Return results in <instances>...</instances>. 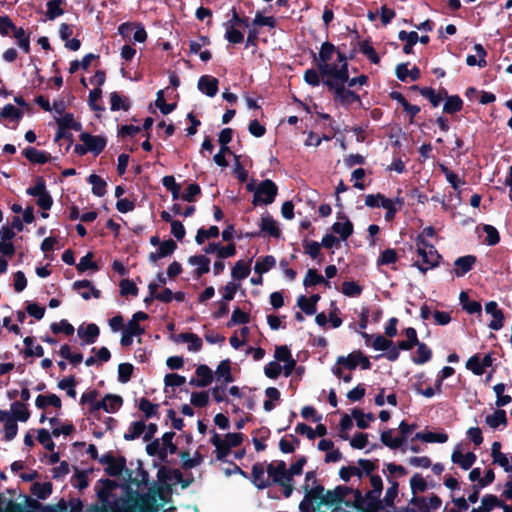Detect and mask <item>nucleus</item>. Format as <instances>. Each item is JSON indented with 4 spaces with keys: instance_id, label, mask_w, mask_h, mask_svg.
Returning a JSON list of instances; mask_svg holds the SVG:
<instances>
[{
    "instance_id": "1",
    "label": "nucleus",
    "mask_w": 512,
    "mask_h": 512,
    "mask_svg": "<svg viewBox=\"0 0 512 512\" xmlns=\"http://www.w3.org/2000/svg\"><path fill=\"white\" fill-rule=\"evenodd\" d=\"M101 487L97 489V497L101 503V512H130L132 494L131 487L124 486L126 497H116L113 491L118 488V483L110 479H100Z\"/></svg>"
},
{
    "instance_id": "2",
    "label": "nucleus",
    "mask_w": 512,
    "mask_h": 512,
    "mask_svg": "<svg viewBox=\"0 0 512 512\" xmlns=\"http://www.w3.org/2000/svg\"><path fill=\"white\" fill-rule=\"evenodd\" d=\"M354 500L352 502H345L347 507L355 508L358 512H380L384 509L383 501L380 499L381 494L369 490L363 495L362 491L358 488L352 491Z\"/></svg>"
},
{
    "instance_id": "3",
    "label": "nucleus",
    "mask_w": 512,
    "mask_h": 512,
    "mask_svg": "<svg viewBox=\"0 0 512 512\" xmlns=\"http://www.w3.org/2000/svg\"><path fill=\"white\" fill-rule=\"evenodd\" d=\"M302 490L305 495L303 500L299 503V510L301 512L319 511L321 506H318V502H321L324 497V486L321 483H316V485L304 483L302 485Z\"/></svg>"
},
{
    "instance_id": "4",
    "label": "nucleus",
    "mask_w": 512,
    "mask_h": 512,
    "mask_svg": "<svg viewBox=\"0 0 512 512\" xmlns=\"http://www.w3.org/2000/svg\"><path fill=\"white\" fill-rule=\"evenodd\" d=\"M324 85L333 93L334 100L339 102L341 105L347 106L356 102L361 103L360 95L349 87L346 88L345 85L341 83L325 80Z\"/></svg>"
},
{
    "instance_id": "5",
    "label": "nucleus",
    "mask_w": 512,
    "mask_h": 512,
    "mask_svg": "<svg viewBox=\"0 0 512 512\" xmlns=\"http://www.w3.org/2000/svg\"><path fill=\"white\" fill-rule=\"evenodd\" d=\"M26 194L37 197L36 204L44 211L50 210L53 205V198L46 189V181L42 176L36 178L34 186L26 189Z\"/></svg>"
},
{
    "instance_id": "6",
    "label": "nucleus",
    "mask_w": 512,
    "mask_h": 512,
    "mask_svg": "<svg viewBox=\"0 0 512 512\" xmlns=\"http://www.w3.org/2000/svg\"><path fill=\"white\" fill-rule=\"evenodd\" d=\"M278 193L277 185L270 179L261 181L254 193L252 203L257 206L259 204H271L274 202Z\"/></svg>"
},
{
    "instance_id": "7",
    "label": "nucleus",
    "mask_w": 512,
    "mask_h": 512,
    "mask_svg": "<svg viewBox=\"0 0 512 512\" xmlns=\"http://www.w3.org/2000/svg\"><path fill=\"white\" fill-rule=\"evenodd\" d=\"M336 363L350 371L355 370L357 366H360L362 370H369L372 366L369 358L361 350L353 351L347 356H339Z\"/></svg>"
},
{
    "instance_id": "8",
    "label": "nucleus",
    "mask_w": 512,
    "mask_h": 512,
    "mask_svg": "<svg viewBox=\"0 0 512 512\" xmlns=\"http://www.w3.org/2000/svg\"><path fill=\"white\" fill-rule=\"evenodd\" d=\"M353 488L343 485H338L333 490H325L324 497L321 502H318V506H333L339 504H345V502H350L349 500H345V497L352 493Z\"/></svg>"
},
{
    "instance_id": "9",
    "label": "nucleus",
    "mask_w": 512,
    "mask_h": 512,
    "mask_svg": "<svg viewBox=\"0 0 512 512\" xmlns=\"http://www.w3.org/2000/svg\"><path fill=\"white\" fill-rule=\"evenodd\" d=\"M321 77L323 83L325 80H329L345 85V83H347L350 79L349 64L343 63V65H338L333 63L326 71L321 74Z\"/></svg>"
},
{
    "instance_id": "10",
    "label": "nucleus",
    "mask_w": 512,
    "mask_h": 512,
    "mask_svg": "<svg viewBox=\"0 0 512 512\" xmlns=\"http://www.w3.org/2000/svg\"><path fill=\"white\" fill-rule=\"evenodd\" d=\"M337 50L338 47L329 41L322 43L318 53V62L316 64L320 75L332 65L329 63V61L332 59L333 54L336 53Z\"/></svg>"
},
{
    "instance_id": "11",
    "label": "nucleus",
    "mask_w": 512,
    "mask_h": 512,
    "mask_svg": "<svg viewBox=\"0 0 512 512\" xmlns=\"http://www.w3.org/2000/svg\"><path fill=\"white\" fill-rule=\"evenodd\" d=\"M80 140L86 145L88 152L99 155L106 147L107 140L100 135H91L83 132L79 136Z\"/></svg>"
},
{
    "instance_id": "12",
    "label": "nucleus",
    "mask_w": 512,
    "mask_h": 512,
    "mask_svg": "<svg viewBox=\"0 0 512 512\" xmlns=\"http://www.w3.org/2000/svg\"><path fill=\"white\" fill-rule=\"evenodd\" d=\"M441 255L436 250L435 246L429 243L428 250L425 254L422 264L419 261L414 263V266L418 268L422 273H426L429 269L435 268L439 264Z\"/></svg>"
},
{
    "instance_id": "13",
    "label": "nucleus",
    "mask_w": 512,
    "mask_h": 512,
    "mask_svg": "<svg viewBox=\"0 0 512 512\" xmlns=\"http://www.w3.org/2000/svg\"><path fill=\"white\" fill-rule=\"evenodd\" d=\"M24 502L27 505L28 508L31 509H46V510H53V512H69L68 510V502L62 498L60 499L56 504L54 505H43L38 500L31 498L29 496H24Z\"/></svg>"
},
{
    "instance_id": "14",
    "label": "nucleus",
    "mask_w": 512,
    "mask_h": 512,
    "mask_svg": "<svg viewBox=\"0 0 512 512\" xmlns=\"http://www.w3.org/2000/svg\"><path fill=\"white\" fill-rule=\"evenodd\" d=\"M99 334L100 329L94 323H90L86 326L82 324L77 329V335L82 340V345L94 344L97 341Z\"/></svg>"
},
{
    "instance_id": "15",
    "label": "nucleus",
    "mask_w": 512,
    "mask_h": 512,
    "mask_svg": "<svg viewBox=\"0 0 512 512\" xmlns=\"http://www.w3.org/2000/svg\"><path fill=\"white\" fill-rule=\"evenodd\" d=\"M481 507L485 512H491L496 507L501 508L503 512H512V505L507 504L494 494L484 495L481 499Z\"/></svg>"
},
{
    "instance_id": "16",
    "label": "nucleus",
    "mask_w": 512,
    "mask_h": 512,
    "mask_svg": "<svg viewBox=\"0 0 512 512\" xmlns=\"http://www.w3.org/2000/svg\"><path fill=\"white\" fill-rule=\"evenodd\" d=\"M264 473L265 469L262 463L257 462L253 464L252 471L248 479L259 490H263L271 486L270 480L264 478Z\"/></svg>"
},
{
    "instance_id": "17",
    "label": "nucleus",
    "mask_w": 512,
    "mask_h": 512,
    "mask_svg": "<svg viewBox=\"0 0 512 512\" xmlns=\"http://www.w3.org/2000/svg\"><path fill=\"white\" fill-rule=\"evenodd\" d=\"M130 498L132 499L130 511L132 510L134 505H137L139 512H158V506L156 504V499L154 496L145 494L137 498H134L131 494Z\"/></svg>"
},
{
    "instance_id": "18",
    "label": "nucleus",
    "mask_w": 512,
    "mask_h": 512,
    "mask_svg": "<svg viewBox=\"0 0 512 512\" xmlns=\"http://www.w3.org/2000/svg\"><path fill=\"white\" fill-rule=\"evenodd\" d=\"M486 313L493 317V320L489 323V328L495 331L500 330L504 325V314L499 309L497 302L490 301L485 305Z\"/></svg>"
},
{
    "instance_id": "19",
    "label": "nucleus",
    "mask_w": 512,
    "mask_h": 512,
    "mask_svg": "<svg viewBox=\"0 0 512 512\" xmlns=\"http://www.w3.org/2000/svg\"><path fill=\"white\" fill-rule=\"evenodd\" d=\"M477 456L473 452L463 454L459 446H457L451 455V460L454 464L459 465L463 470H468L475 463Z\"/></svg>"
},
{
    "instance_id": "20",
    "label": "nucleus",
    "mask_w": 512,
    "mask_h": 512,
    "mask_svg": "<svg viewBox=\"0 0 512 512\" xmlns=\"http://www.w3.org/2000/svg\"><path fill=\"white\" fill-rule=\"evenodd\" d=\"M73 289L80 292L81 296L85 300H89L91 296L98 299L101 297V291L95 288L89 280H77L73 283Z\"/></svg>"
},
{
    "instance_id": "21",
    "label": "nucleus",
    "mask_w": 512,
    "mask_h": 512,
    "mask_svg": "<svg viewBox=\"0 0 512 512\" xmlns=\"http://www.w3.org/2000/svg\"><path fill=\"white\" fill-rule=\"evenodd\" d=\"M218 86V79L210 75H202L197 84L199 91L211 98L218 93Z\"/></svg>"
},
{
    "instance_id": "22",
    "label": "nucleus",
    "mask_w": 512,
    "mask_h": 512,
    "mask_svg": "<svg viewBox=\"0 0 512 512\" xmlns=\"http://www.w3.org/2000/svg\"><path fill=\"white\" fill-rule=\"evenodd\" d=\"M477 258L474 255H466L458 257L454 261V265L456 268L453 270V273L456 277H462L473 269L474 264L476 263Z\"/></svg>"
},
{
    "instance_id": "23",
    "label": "nucleus",
    "mask_w": 512,
    "mask_h": 512,
    "mask_svg": "<svg viewBox=\"0 0 512 512\" xmlns=\"http://www.w3.org/2000/svg\"><path fill=\"white\" fill-rule=\"evenodd\" d=\"M473 50L476 52V55H467L466 64L470 67L478 66L479 68H484L487 66L486 56L487 51L483 47L482 44H475L473 46Z\"/></svg>"
},
{
    "instance_id": "24",
    "label": "nucleus",
    "mask_w": 512,
    "mask_h": 512,
    "mask_svg": "<svg viewBox=\"0 0 512 512\" xmlns=\"http://www.w3.org/2000/svg\"><path fill=\"white\" fill-rule=\"evenodd\" d=\"M23 156L34 164H45L51 161V155L46 151H40L35 147H27L22 152Z\"/></svg>"
},
{
    "instance_id": "25",
    "label": "nucleus",
    "mask_w": 512,
    "mask_h": 512,
    "mask_svg": "<svg viewBox=\"0 0 512 512\" xmlns=\"http://www.w3.org/2000/svg\"><path fill=\"white\" fill-rule=\"evenodd\" d=\"M210 262V258L206 255H194L188 258L189 264L198 266L194 270V276L196 278H200L202 275L210 271Z\"/></svg>"
},
{
    "instance_id": "26",
    "label": "nucleus",
    "mask_w": 512,
    "mask_h": 512,
    "mask_svg": "<svg viewBox=\"0 0 512 512\" xmlns=\"http://www.w3.org/2000/svg\"><path fill=\"white\" fill-rule=\"evenodd\" d=\"M126 458L124 456L115 457L108 466L105 467V474L112 477L121 476L123 472L127 474Z\"/></svg>"
},
{
    "instance_id": "27",
    "label": "nucleus",
    "mask_w": 512,
    "mask_h": 512,
    "mask_svg": "<svg viewBox=\"0 0 512 512\" xmlns=\"http://www.w3.org/2000/svg\"><path fill=\"white\" fill-rule=\"evenodd\" d=\"M53 491V485L50 481L47 482H34L30 487V493L36 496V500H46Z\"/></svg>"
},
{
    "instance_id": "28",
    "label": "nucleus",
    "mask_w": 512,
    "mask_h": 512,
    "mask_svg": "<svg viewBox=\"0 0 512 512\" xmlns=\"http://www.w3.org/2000/svg\"><path fill=\"white\" fill-rule=\"evenodd\" d=\"M485 423L492 429H497L499 426H507L508 418L506 411L503 409H497L492 414H489L485 418Z\"/></svg>"
},
{
    "instance_id": "29",
    "label": "nucleus",
    "mask_w": 512,
    "mask_h": 512,
    "mask_svg": "<svg viewBox=\"0 0 512 512\" xmlns=\"http://www.w3.org/2000/svg\"><path fill=\"white\" fill-rule=\"evenodd\" d=\"M333 233L339 235L340 239L346 241L354 232L353 223L346 219L344 222H335L331 226Z\"/></svg>"
},
{
    "instance_id": "30",
    "label": "nucleus",
    "mask_w": 512,
    "mask_h": 512,
    "mask_svg": "<svg viewBox=\"0 0 512 512\" xmlns=\"http://www.w3.org/2000/svg\"><path fill=\"white\" fill-rule=\"evenodd\" d=\"M133 471L127 470V481L130 484H135L137 487L145 486L149 480L148 472L143 468L142 463L138 461L137 475L136 477L132 476Z\"/></svg>"
},
{
    "instance_id": "31",
    "label": "nucleus",
    "mask_w": 512,
    "mask_h": 512,
    "mask_svg": "<svg viewBox=\"0 0 512 512\" xmlns=\"http://www.w3.org/2000/svg\"><path fill=\"white\" fill-rule=\"evenodd\" d=\"M55 121L58 128L62 130L80 131L82 129L81 123L75 121L72 113H65L62 117L56 118Z\"/></svg>"
},
{
    "instance_id": "32",
    "label": "nucleus",
    "mask_w": 512,
    "mask_h": 512,
    "mask_svg": "<svg viewBox=\"0 0 512 512\" xmlns=\"http://www.w3.org/2000/svg\"><path fill=\"white\" fill-rule=\"evenodd\" d=\"M463 109V100L459 95H446L443 113L455 114Z\"/></svg>"
},
{
    "instance_id": "33",
    "label": "nucleus",
    "mask_w": 512,
    "mask_h": 512,
    "mask_svg": "<svg viewBox=\"0 0 512 512\" xmlns=\"http://www.w3.org/2000/svg\"><path fill=\"white\" fill-rule=\"evenodd\" d=\"M412 90H417L424 98L428 99L433 107H437L442 101L441 93H436L432 87H419L418 85H412Z\"/></svg>"
},
{
    "instance_id": "34",
    "label": "nucleus",
    "mask_w": 512,
    "mask_h": 512,
    "mask_svg": "<svg viewBox=\"0 0 512 512\" xmlns=\"http://www.w3.org/2000/svg\"><path fill=\"white\" fill-rule=\"evenodd\" d=\"M251 259L248 262L238 260L232 268L231 276L234 280H243L247 278L251 271Z\"/></svg>"
},
{
    "instance_id": "35",
    "label": "nucleus",
    "mask_w": 512,
    "mask_h": 512,
    "mask_svg": "<svg viewBox=\"0 0 512 512\" xmlns=\"http://www.w3.org/2000/svg\"><path fill=\"white\" fill-rule=\"evenodd\" d=\"M398 38L401 41H405L406 43L403 46V53L404 54H412L413 53V46L418 41V34L415 31L407 32L405 30H401L398 33Z\"/></svg>"
},
{
    "instance_id": "36",
    "label": "nucleus",
    "mask_w": 512,
    "mask_h": 512,
    "mask_svg": "<svg viewBox=\"0 0 512 512\" xmlns=\"http://www.w3.org/2000/svg\"><path fill=\"white\" fill-rule=\"evenodd\" d=\"M390 487L386 490L383 501L384 507H394L395 499L399 492V483L393 477H387Z\"/></svg>"
},
{
    "instance_id": "37",
    "label": "nucleus",
    "mask_w": 512,
    "mask_h": 512,
    "mask_svg": "<svg viewBox=\"0 0 512 512\" xmlns=\"http://www.w3.org/2000/svg\"><path fill=\"white\" fill-rule=\"evenodd\" d=\"M260 228L262 232L268 233L271 237L279 238L281 236V230L270 215L261 218Z\"/></svg>"
},
{
    "instance_id": "38",
    "label": "nucleus",
    "mask_w": 512,
    "mask_h": 512,
    "mask_svg": "<svg viewBox=\"0 0 512 512\" xmlns=\"http://www.w3.org/2000/svg\"><path fill=\"white\" fill-rule=\"evenodd\" d=\"M217 380L223 379L224 383H231L234 381V377L231 374V361L230 359L222 360L216 369Z\"/></svg>"
},
{
    "instance_id": "39",
    "label": "nucleus",
    "mask_w": 512,
    "mask_h": 512,
    "mask_svg": "<svg viewBox=\"0 0 512 512\" xmlns=\"http://www.w3.org/2000/svg\"><path fill=\"white\" fill-rule=\"evenodd\" d=\"M11 411L13 414L11 416L16 421L26 422L30 417V411L27 406L20 401H15L11 404Z\"/></svg>"
},
{
    "instance_id": "40",
    "label": "nucleus",
    "mask_w": 512,
    "mask_h": 512,
    "mask_svg": "<svg viewBox=\"0 0 512 512\" xmlns=\"http://www.w3.org/2000/svg\"><path fill=\"white\" fill-rule=\"evenodd\" d=\"M88 183L92 185V193L97 197H102L106 194L107 183L97 174H91L87 178Z\"/></svg>"
},
{
    "instance_id": "41",
    "label": "nucleus",
    "mask_w": 512,
    "mask_h": 512,
    "mask_svg": "<svg viewBox=\"0 0 512 512\" xmlns=\"http://www.w3.org/2000/svg\"><path fill=\"white\" fill-rule=\"evenodd\" d=\"M13 37L17 41L18 47L24 52H30V34L26 33V31L22 27H17L13 31Z\"/></svg>"
},
{
    "instance_id": "42",
    "label": "nucleus",
    "mask_w": 512,
    "mask_h": 512,
    "mask_svg": "<svg viewBox=\"0 0 512 512\" xmlns=\"http://www.w3.org/2000/svg\"><path fill=\"white\" fill-rule=\"evenodd\" d=\"M459 300L462 308L469 314L481 313V303L475 300H470L468 294L462 291L459 295Z\"/></svg>"
},
{
    "instance_id": "43",
    "label": "nucleus",
    "mask_w": 512,
    "mask_h": 512,
    "mask_svg": "<svg viewBox=\"0 0 512 512\" xmlns=\"http://www.w3.org/2000/svg\"><path fill=\"white\" fill-rule=\"evenodd\" d=\"M417 346L416 356L412 357V362L418 365H422L432 358L431 349L423 342H420Z\"/></svg>"
},
{
    "instance_id": "44",
    "label": "nucleus",
    "mask_w": 512,
    "mask_h": 512,
    "mask_svg": "<svg viewBox=\"0 0 512 512\" xmlns=\"http://www.w3.org/2000/svg\"><path fill=\"white\" fill-rule=\"evenodd\" d=\"M359 51L365 55L373 64L380 63V57L377 54L374 47L371 45L370 39H366L364 41L359 40Z\"/></svg>"
},
{
    "instance_id": "45",
    "label": "nucleus",
    "mask_w": 512,
    "mask_h": 512,
    "mask_svg": "<svg viewBox=\"0 0 512 512\" xmlns=\"http://www.w3.org/2000/svg\"><path fill=\"white\" fill-rule=\"evenodd\" d=\"M352 416L356 420V425L360 429H367L369 427V421H374L375 416L373 413H364L359 408H354L352 410Z\"/></svg>"
},
{
    "instance_id": "46",
    "label": "nucleus",
    "mask_w": 512,
    "mask_h": 512,
    "mask_svg": "<svg viewBox=\"0 0 512 512\" xmlns=\"http://www.w3.org/2000/svg\"><path fill=\"white\" fill-rule=\"evenodd\" d=\"M411 492L413 495L425 492L429 488L428 482L420 473H415L409 481Z\"/></svg>"
},
{
    "instance_id": "47",
    "label": "nucleus",
    "mask_w": 512,
    "mask_h": 512,
    "mask_svg": "<svg viewBox=\"0 0 512 512\" xmlns=\"http://www.w3.org/2000/svg\"><path fill=\"white\" fill-rule=\"evenodd\" d=\"M110 103H111L110 109L112 111H119V110L128 111L131 106L129 99L125 98V97L124 98L121 97V95L116 91H114L110 94Z\"/></svg>"
},
{
    "instance_id": "48",
    "label": "nucleus",
    "mask_w": 512,
    "mask_h": 512,
    "mask_svg": "<svg viewBox=\"0 0 512 512\" xmlns=\"http://www.w3.org/2000/svg\"><path fill=\"white\" fill-rule=\"evenodd\" d=\"M74 469H75V474L71 479V484L73 487L82 491L83 489H85L89 486V479H88L89 471L79 470L77 467H75Z\"/></svg>"
},
{
    "instance_id": "49",
    "label": "nucleus",
    "mask_w": 512,
    "mask_h": 512,
    "mask_svg": "<svg viewBox=\"0 0 512 512\" xmlns=\"http://www.w3.org/2000/svg\"><path fill=\"white\" fill-rule=\"evenodd\" d=\"M225 39L231 44H240L244 40V34L233 26V24L225 23Z\"/></svg>"
},
{
    "instance_id": "50",
    "label": "nucleus",
    "mask_w": 512,
    "mask_h": 512,
    "mask_svg": "<svg viewBox=\"0 0 512 512\" xmlns=\"http://www.w3.org/2000/svg\"><path fill=\"white\" fill-rule=\"evenodd\" d=\"M275 265H276L275 257L272 255H266L256 262V264L254 266V270L259 275H262V274L268 272L273 267H275Z\"/></svg>"
},
{
    "instance_id": "51",
    "label": "nucleus",
    "mask_w": 512,
    "mask_h": 512,
    "mask_svg": "<svg viewBox=\"0 0 512 512\" xmlns=\"http://www.w3.org/2000/svg\"><path fill=\"white\" fill-rule=\"evenodd\" d=\"M138 408L147 419L158 415V404H153L148 398L142 397L139 400Z\"/></svg>"
},
{
    "instance_id": "52",
    "label": "nucleus",
    "mask_w": 512,
    "mask_h": 512,
    "mask_svg": "<svg viewBox=\"0 0 512 512\" xmlns=\"http://www.w3.org/2000/svg\"><path fill=\"white\" fill-rule=\"evenodd\" d=\"M219 233V228L215 225L210 226L208 229L200 228L195 236V241L198 245H201L206 239L217 238Z\"/></svg>"
},
{
    "instance_id": "53",
    "label": "nucleus",
    "mask_w": 512,
    "mask_h": 512,
    "mask_svg": "<svg viewBox=\"0 0 512 512\" xmlns=\"http://www.w3.org/2000/svg\"><path fill=\"white\" fill-rule=\"evenodd\" d=\"M195 373L199 379V382L201 387H207L208 385H210L213 381V372L212 370L205 364H201L199 365L196 370H195Z\"/></svg>"
},
{
    "instance_id": "54",
    "label": "nucleus",
    "mask_w": 512,
    "mask_h": 512,
    "mask_svg": "<svg viewBox=\"0 0 512 512\" xmlns=\"http://www.w3.org/2000/svg\"><path fill=\"white\" fill-rule=\"evenodd\" d=\"M146 429V424L143 421H134L131 423L128 432L124 434V439L127 441L135 440L140 437Z\"/></svg>"
},
{
    "instance_id": "55",
    "label": "nucleus",
    "mask_w": 512,
    "mask_h": 512,
    "mask_svg": "<svg viewBox=\"0 0 512 512\" xmlns=\"http://www.w3.org/2000/svg\"><path fill=\"white\" fill-rule=\"evenodd\" d=\"M63 0H50L46 3V17L49 20H54L57 17L64 14V10L61 7Z\"/></svg>"
},
{
    "instance_id": "56",
    "label": "nucleus",
    "mask_w": 512,
    "mask_h": 512,
    "mask_svg": "<svg viewBox=\"0 0 512 512\" xmlns=\"http://www.w3.org/2000/svg\"><path fill=\"white\" fill-rule=\"evenodd\" d=\"M320 284H329L324 277L318 273L316 269H308L306 276L303 280V285L305 287L320 285Z\"/></svg>"
},
{
    "instance_id": "57",
    "label": "nucleus",
    "mask_w": 512,
    "mask_h": 512,
    "mask_svg": "<svg viewBox=\"0 0 512 512\" xmlns=\"http://www.w3.org/2000/svg\"><path fill=\"white\" fill-rule=\"evenodd\" d=\"M163 186L171 192L173 200H177L181 196V186L175 181V178L171 175L164 176L162 178Z\"/></svg>"
},
{
    "instance_id": "58",
    "label": "nucleus",
    "mask_w": 512,
    "mask_h": 512,
    "mask_svg": "<svg viewBox=\"0 0 512 512\" xmlns=\"http://www.w3.org/2000/svg\"><path fill=\"white\" fill-rule=\"evenodd\" d=\"M156 107L160 110L163 115H168L176 109V103H166L164 98V91L159 90L157 92V98L155 100Z\"/></svg>"
},
{
    "instance_id": "59",
    "label": "nucleus",
    "mask_w": 512,
    "mask_h": 512,
    "mask_svg": "<svg viewBox=\"0 0 512 512\" xmlns=\"http://www.w3.org/2000/svg\"><path fill=\"white\" fill-rule=\"evenodd\" d=\"M250 322V314L242 311L239 307H236L231 315L230 321L227 323V327H232L239 324H247Z\"/></svg>"
},
{
    "instance_id": "60",
    "label": "nucleus",
    "mask_w": 512,
    "mask_h": 512,
    "mask_svg": "<svg viewBox=\"0 0 512 512\" xmlns=\"http://www.w3.org/2000/svg\"><path fill=\"white\" fill-rule=\"evenodd\" d=\"M341 291L347 297H358L361 295L363 288L355 281H344Z\"/></svg>"
},
{
    "instance_id": "61",
    "label": "nucleus",
    "mask_w": 512,
    "mask_h": 512,
    "mask_svg": "<svg viewBox=\"0 0 512 512\" xmlns=\"http://www.w3.org/2000/svg\"><path fill=\"white\" fill-rule=\"evenodd\" d=\"M50 329L54 334L64 333L66 336H72L74 334V327L66 319H62L60 322H54L50 325Z\"/></svg>"
},
{
    "instance_id": "62",
    "label": "nucleus",
    "mask_w": 512,
    "mask_h": 512,
    "mask_svg": "<svg viewBox=\"0 0 512 512\" xmlns=\"http://www.w3.org/2000/svg\"><path fill=\"white\" fill-rule=\"evenodd\" d=\"M93 253L88 252L85 256H83L79 263L76 265V269L78 272L83 273L86 270L92 269V270H99V267L96 262L92 260Z\"/></svg>"
},
{
    "instance_id": "63",
    "label": "nucleus",
    "mask_w": 512,
    "mask_h": 512,
    "mask_svg": "<svg viewBox=\"0 0 512 512\" xmlns=\"http://www.w3.org/2000/svg\"><path fill=\"white\" fill-rule=\"evenodd\" d=\"M378 459L368 460V459H358L357 464L361 469L362 477L374 475L373 472L378 469Z\"/></svg>"
},
{
    "instance_id": "64",
    "label": "nucleus",
    "mask_w": 512,
    "mask_h": 512,
    "mask_svg": "<svg viewBox=\"0 0 512 512\" xmlns=\"http://www.w3.org/2000/svg\"><path fill=\"white\" fill-rule=\"evenodd\" d=\"M51 436H53L52 432L49 433V431L44 428H41L37 431L38 442L42 444L46 450L52 452L55 448V443L53 442Z\"/></svg>"
}]
</instances>
